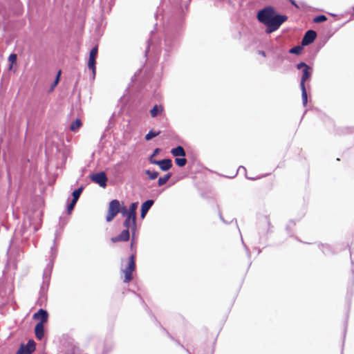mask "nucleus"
<instances>
[{
	"label": "nucleus",
	"mask_w": 354,
	"mask_h": 354,
	"mask_svg": "<svg viewBox=\"0 0 354 354\" xmlns=\"http://www.w3.org/2000/svg\"><path fill=\"white\" fill-rule=\"evenodd\" d=\"M52 267H53V263L50 262L48 265V268H49V270H50L52 269Z\"/></svg>",
	"instance_id": "33"
},
{
	"label": "nucleus",
	"mask_w": 354,
	"mask_h": 354,
	"mask_svg": "<svg viewBox=\"0 0 354 354\" xmlns=\"http://www.w3.org/2000/svg\"><path fill=\"white\" fill-rule=\"evenodd\" d=\"M51 250H52L51 256H52L53 259H54V258H55V252L54 253V252H53V248H51Z\"/></svg>",
	"instance_id": "35"
},
{
	"label": "nucleus",
	"mask_w": 354,
	"mask_h": 354,
	"mask_svg": "<svg viewBox=\"0 0 354 354\" xmlns=\"http://www.w3.org/2000/svg\"><path fill=\"white\" fill-rule=\"evenodd\" d=\"M175 162L178 166L183 167L185 165L187 160L185 158H176Z\"/></svg>",
	"instance_id": "25"
},
{
	"label": "nucleus",
	"mask_w": 354,
	"mask_h": 354,
	"mask_svg": "<svg viewBox=\"0 0 354 354\" xmlns=\"http://www.w3.org/2000/svg\"><path fill=\"white\" fill-rule=\"evenodd\" d=\"M297 69H302V75L300 81V88L301 90L302 104L306 106L308 101L307 91L305 86L306 81L309 79L312 75V68L304 62H300L297 64Z\"/></svg>",
	"instance_id": "2"
},
{
	"label": "nucleus",
	"mask_w": 354,
	"mask_h": 354,
	"mask_svg": "<svg viewBox=\"0 0 354 354\" xmlns=\"http://www.w3.org/2000/svg\"><path fill=\"white\" fill-rule=\"evenodd\" d=\"M149 161L153 165H158L162 171L169 170L171 166V160L170 159H163L161 160H152V157L149 158Z\"/></svg>",
	"instance_id": "7"
},
{
	"label": "nucleus",
	"mask_w": 354,
	"mask_h": 354,
	"mask_svg": "<svg viewBox=\"0 0 354 354\" xmlns=\"http://www.w3.org/2000/svg\"><path fill=\"white\" fill-rule=\"evenodd\" d=\"M163 111V107L161 105H155L150 111L152 118L156 117L158 114L161 113Z\"/></svg>",
	"instance_id": "17"
},
{
	"label": "nucleus",
	"mask_w": 354,
	"mask_h": 354,
	"mask_svg": "<svg viewBox=\"0 0 354 354\" xmlns=\"http://www.w3.org/2000/svg\"><path fill=\"white\" fill-rule=\"evenodd\" d=\"M302 47L301 46H296L289 50L291 54L299 55L301 53Z\"/></svg>",
	"instance_id": "22"
},
{
	"label": "nucleus",
	"mask_w": 354,
	"mask_h": 354,
	"mask_svg": "<svg viewBox=\"0 0 354 354\" xmlns=\"http://www.w3.org/2000/svg\"><path fill=\"white\" fill-rule=\"evenodd\" d=\"M153 204V200H147L145 203H142L141 207V214L140 216L142 218H144L145 217L146 214L149 211V209L151 208V207Z\"/></svg>",
	"instance_id": "13"
},
{
	"label": "nucleus",
	"mask_w": 354,
	"mask_h": 354,
	"mask_svg": "<svg viewBox=\"0 0 354 354\" xmlns=\"http://www.w3.org/2000/svg\"><path fill=\"white\" fill-rule=\"evenodd\" d=\"M257 19L266 26V32L271 33L278 30L288 19V17L277 14L272 6H267L258 12Z\"/></svg>",
	"instance_id": "1"
},
{
	"label": "nucleus",
	"mask_w": 354,
	"mask_h": 354,
	"mask_svg": "<svg viewBox=\"0 0 354 354\" xmlns=\"http://www.w3.org/2000/svg\"><path fill=\"white\" fill-rule=\"evenodd\" d=\"M82 189L83 188L82 187H80L78 188L77 189H75L73 192V201H75L76 202L77 201L82 192Z\"/></svg>",
	"instance_id": "24"
},
{
	"label": "nucleus",
	"mask_w": 354,
	"mask_h": 354,
	"mask_svg": "<svg viewBox=\"0 0 354 354\" xmlns=\"http://www.w3.org/2000/svg\"><path fill=\"white\" fill-rule=\"evenodd\" d=\"M44 323H42V322H38L36 324L35 328V333L36 337L39 340H41L44 337Z\"/></svg>",
	"instance_id": "12"
},
{
	"label": "nucleus",
	"mask_w": 354,
	"mask_h": 354,
	"mask_svg": "<svg viewBox=\"0 0 354 354\" xmlns=\"http://www.w3.org/2000/svg\"><path fill=\"white\" fill-rule=\"evenodd\" d=\"M97 54V47L95 46L91 49L89 54L88 61V68L92 71V78L94 79L95 76V58Z\"/></svg>",
	"instance_id": "5"
},
{
	"label": "nucleus",
	"mask_w": 354,
	"mask_h": 354,
	"mask_svg": "<svg viewBox=\"0 0 354 354\" xmlns=\"http://www.w3.org/2000/svg\"><path fill=\"white\" fill-rule=\"evenodd\" d=\"M136 268L135 264V256L134 254H132L130 256L128 261V265L122 270V272L124 274V283H129L131 279H133V272L134 271Z\"/></svg>",
	"instance_id": "3"
},
{
	"label": "nucleus",
	"mask_w": 354,
	"mask_h": 354,
	"mask_svg": "<svg viewBox=\"0 0 354 354\" xmlns=\"http://www.w3.org/2000/svg\"><path fill=\"white\" fill-rule=\"evenodd\" d=\"M120 213L123 216H125L127 219L129 220H136V216L133 214H131L127 212V208L126 206H122L120 209Z\"/></svg>",
	"instance_id": "16"
},
{
	"label": "nucleus",
	"mask_w": 354,
	"mask_h": 354,
	"mask_svg": "<svg viewBox=\"0 0 354 354\" xmlns=\"http://www.w3.org/2000/svg\"><path fill=\"white\" fill-rule=\"evenodd\" d=\"M17 60V55L15 53H12L8 57V61L11 62V64H13Z\"/></svg>",
	"instance_id": "27"
},
{
	"label": "nucleus",
	"mask_w": 354,
	"mask_h": 354,
	"mask_svg": "<svg viewBox=\"0 0 354 354\" xmlns=\"http://www.w3.org/2000/svg\"><path fill=\"white\" fill-rule=\"evenodd\" d=\"M138 202L132 203L129 206V209H127V212L131 214H133L136 216V209L138 207Z\"/></svg>",
	"instance_id": "20"
},
{
	"label": "nucleus",
	"mask_w": 354,
	"mask_h": 354,
	"mask_svg": "<svg viewBox=\"0 0 354 354\" xmlns=\"http://www.w3.org/2000/svg\"><path fill=\"white\" fill-rule=\"evenodd\" d=\"M82 122L80 119H76L74 122H73L70 125V129L72 131H76L81 127Z\"/></svg>",
	"instance_id": "18"
},
{
	"label": "nucleus",
	"mask_w": 354,
	"mask_h": 354,
	"mask_svg": "<svg viewBox=\"0 0 354 354\" xmlns=\"http://www.w3.org/2000/svg\"><path fill=\"white\" fill-rule=\"evenodd\" d=\"M48 313L46 310L42 308L39 309L36 313L34 314L33 318L35 319H40L39 322L45 323L48 319Z\"/></svg>",
	"instance_id": "11"
},
{
	"label": "nucleus",
	"mask_w": 354,
	"mask_h": 354,
	"mask_svg": "<svg viewBox=\"0 0 354 354\" xmlns=\"http://www.w3.org/2000/svg\"><path fill=\"white\" fill-rule=\"evenodd\" d=\"M326 19H327V18L325 15H319V16L315 17L313 19V21L315 23H320V22L325 21Z\"/></svg>",
	"instance_id": "26"
},
{
	"label": "nucleus",
	"mask_w": 354,
	"mask_h": 354,
	"mask_svg": "<svg viewBox=\"0 0 354 354\" xmlns=\"http://www.w3.org/2000/svg\"><path fill=\"white\" fill-rule=\"evenodd\" d=\"M241 169H244V170L245 169L244 167L241 166V167H239V169H238V170H240Z\"/></svg>",
	"instance_id": "36"
},
{
	"label": "nucleus",
	"mask_w": 354,
	"mask_h": 354,
	"mask_svg": "<svg viewBox=\"0 0 354 354\" xmlns=\"http://www.w3.org/2000/svg\"><path fill=\"white\" fill-rule=\"evenodd\" d=\"M292 5H293L296 8H299V6L297 5V3L295 2V0H288Z\"/></svg>",
	"instance_id": "30"
},
{
	"label": "nucleus",
	"mask_w": 354,
	"mask_h": 354,
	"mask_svg": "<svg viewBox=\"0 0 354 354\" xmlns=\"http://www.w3.org/2000/svg\"><path fill=\"white\" fill-rule=\"evenodd\" d=\"M159 151V149H156L153 153V154L150 156V157H153V156H156V155L158 153Z\"/></svg>",
	"instance_id": "32"
},
{
	"label": "nucleus",
	"mask_w": 354,
	"mask_h": 354,
	"mask_svg": "<svg viewBox=\"0 0 354 354\" xmlns=\"http://www.w3.org/2000/svg\"><path fill=\"white\" fill-rule=\"evenodd\" d=\"M123 225L125 227V229L129 230H131L132 233L133 234L134 233L136 228V223L135 220L131 221V220L125 218V220L123 223Z\"/></svg>",
	"instance_id": "14"
},
{
	"label": "nucleus",
	"mask_w": 354,
	"mask_h": 354,
	"mask_svg": "<svg viewBox=\"0 0 354 354\" xmlns=\"http://www.w3.org/2000/svg\"><path fill=\"white\" fill-rule=\"evenodd\" d=\"M160 131H157V132H155V131H149L148 132V133L145 136V139L146 140H149L151 139H152L153 138L158 136L160 134Z\"/></svg>",
	"instance_id": "23"
},
{
	"label": "nucleus",
	"mask_w": 354,
	"mask_h": 354,
	"mask_svg": "<svg viewBox=\"0 0 354 354\" xmlns=\"http://www.w3.org/2000/svg\"><path fill=\"white\" fill-rule=\"evenodd\" d=\"M91 178L102 187H104L106 185L107 178L104 172L95 174L91 176Z\"/></svg>",
	"instance_id": "8"
},
{
	"label": "nucleus",
	"mask_w": 354,
	"mask_h": 354,
	"mask_svg": "<svg viewBox=\"0 0 354 354\" xmlns=\"http://www.w3.org/2000/svg\"><path fill=\"white\" fill-rule=\"evenodd\" d=\"M76 203L75 201L72 200L71 203L68 205L67 209L69 212L73 209Z\"/></svg>",
	"instance_id": "28"
},
{
	"label": "nucleus",
	"mask_w": 354,
	"mask_h": 354,
	"mask_svg": "<svg viewBox=\"0 0 354 354\" xmlns=\"http://www.w3.org/2000/svg\"><path fill=\"white\" fill-rule=\"evenodd\" d=\"M250 179H252V180H255L256 178H249Z\"/></svg>",
	"instance_id": "37"
},
{
	"label": "nucleus",
	"mask_w": 354,
	"mask_h": 354,
	"mask_svg": "<svg viewBox=\"0 0 354 354\" xmlns=\"http://www.w3.org/2000/svg\"><path fill=\"white\" fill-rule=\"evenodd\" d=\"M316 36H317V33L315 31L312 30H308L305 33V35L301 40L302 46H307V45L313 43V41L315 39Z\"/></svg>",
	"instance_id": "9"
},
{
	"label": "nucleus",
	"mask_w": 354,
	"mask_h": 354,
	"mask_svg": "<svg viewBox=\"0 0 354 354\" xmlns=\"http://www.w3.org/2000/svg\"><path fill=\"white\" fill-rule=\"evenodd\" d=\"M145 174L148 176L150 180H154L158 176V172L156 171L146 170Z\"/></svg>",
	"instance_id": "21"
},
{
	"label": "nucleus",
	"mask_w": 354,
	"mask_h": 354,
	"mask_svg": "<svg viewBox=\"0 0 354 354\" xmlns=\"http://www.w3.org/2000/svg\"><path fill=\"white\" fill-rule=\"evenodd\" d=\"M353 256H354V252L353 251H351V261H353Z\"/></svg>",
	"instance_id": "34"
},
{
	"label": "nucleus",
	"mask_w": 354,
	"mask_h": 354,
	"mask_svg": "<svg viewBox=\"0 0 354 354\" xmlns=\"http://www.w3.org/2000/svg\"><path fill=\"white\" fill-rule=\"evenodd\" d=\"M35 350V342L30 339L28 342L26 346L21 344L16 354H31Z\"/></svg>",
	"instance_id": "6"
},
{
	"label": "nucleus",
	"mask_w": 354,
	"mask_h": 354,
	"mask_svg": "<svg viewBox=\"0 0 354 354\" xmlns=\"http://www.w3.org/2000/svg\"><path fill=\"white\" fill-rule=\"evenodd\" d=\"M258 54L263 56V57H266V54L265 53V51L263 50H259L258 51Z\"/></svg>",
	"instance_id": "31"
},
{
	"label": "nucleus",
	"mask_w": 354,
	"mask_h": 354,
	"mask_svg": "<svg viewBox=\"0 0 354 354\" xmlns=\"http://www.w3.org/2000/svg\"><path fill=\"white\" fill-rule=\"evenodd\" d=\"M171 153L174 156L176 157H184L185 156V151L181 146H178L177 147L172 149Z\"/></svg>",
	"instance_id": "15"
},
{
	"label": "nucleus",
	"mask_w": 354,
	"mask_h": 354,
	"mask_svg": "<svg viewBox=\"0 0 354 354\" xmlns=\"http://www.w3.org/2000/svg\"><path fill=\"white\" fill-rule=\"evenodd\" d=\"M129 236H130L129 230L124 229V230L122 231V232L119 235H118L117 236H115V237H112L111 239V241L113 243H115L118 241H127L129 239Z\"/></svg>",
	"instance_id": "10"
},
{
	"label": "nucleus",
	"mask_w": 354,
	"mask_h": 354,
	"mask_svg": "<svg viewBox=\"0 0 354 354\" xmlns=\"http://www.w3.org/2000/svg\"><path fill=\"white\" fill-rule=\"evenodd\" d=\"M121 207L119 201L116 199L111 201L109 203L108 214L106 217V221H111L115 216L120 212Z\"/></svg>",
	"instance_id": "4"
},
{
	"label": "nucleus",
	"mask_w": 354,
	"mask_h": 354,
	"mask_svg": "<svg viewBox=\"0 0 354 354\" xmlns=\"http://www.w3.org/2000/svg\"><path fill=\"white\" fill-rule=\"evenodd\" d=\"M59 75H60V71L58 73V74H57V77H56V79H55V82H54V84H53V88L54 86H55L57 85V84L58 83L59 78Z\"/></svg>",
	"instance_id": "29"
},
{
	"label": "nucleus",
	"mask_w": 354,
	"mask_h": 354,
	"mask_svg": "<svg viewBox=\"0 0 354 354\" xmlns=\"http://www.w3.org/2000/svg\"><path fill=\"white\" fill-rule=\"evenodd\" d=\"M171 174L168 173L162 177H160L158 180V183L159 186H162L167 183L169 179L171 178Z\"/></svg>",
	"instance_id": "19"
}]
</instances>
